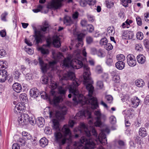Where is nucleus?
<instances>
[{
    "mask_svg": "<svg viewBox=\"0 0 149 149\" xmlns=\"http://www.w3.org/2000/svg\"><path fill=\"white\" fill-rule=\"evenodd\" d=\"M79 50H77L74 52L73 55L76 58L71 61L70 58H65L63 61V65L66 67H71L75 69H78L83 67L84 73L83 77L84 83L86 85V88L88 91V96L84 97L85 103L83 105V107H86L84 110L79 111L77 113L74 119H79L83 116L88 118H91V109H96L98 105L96 98L92 96L94 91V87L92 85L93 81L90 77V68L87 65H83V61L86 60L85 58H82L80 54Z\"/></svg>",
    "mask_w": 149,
    "mask_h": 149,
    "instance_id": "f257e3e1",
    "label": "nucleus"
},
{
    "mask_svg": "<svg viewBox=\"0 0 149 149\" xmlns=\"http://www.w3.org/2000/svg\"><path fill=\"white\" fill-rule=\"evenodd\" d=\"M78 131L81 133H84L87 136L86 137L82 136L80 140L81 143L85 145L84 147L86 148L85 149H94L95 147L96 143L90 137L92 135L95 138V141L97 144L96 147L97 149H104L101 145L97 146L100 144L103 145L107 144V140L104 133H109L110 130L108 128H106L103 129L100 134L98 137H97V134L94 127H91L90 130H89L84 123H81L80 127L76 128L74 130V132H77Z\"/></svg>",
    "mask_w": 149,
    "mask_h": 149,
    "instance_id": "f03ea898",
    "label": "nucleus"
},
{
    "mask_svg": "<svg viewBox=\"0 0 149 149\" xmlns=\"http://www.w3.org/2000/svg\"><path fill=\"white\" fill-rule=\"evenodd\" d=\"M63 79H70L72 80L73 84L70 85L69 86V94L68 96L69 98H70L72 96L73 100L76 103V104L78 103L77 98L81 97L82 95L79 93V91L77 87L80 84V82L78 79L75 78L74 73L69 71L65 74L63 76Z\"/></svg>",
    "mask_w": 149,
    "mask_h": 149,
    "instance_id": "7ed1b4c3",
    "label": "nucleus"
},
{
    "mask_svg": "<svg viewBox=\"0 0 149 149\" xmlns=\"http://www.w3.org/2000/svg\"><path fill=\"white\" fill-rule=\"evenodd\" d=\"M67 110V108L65 106L60 107L59 111H55L53 109L49 110V117L53 119V126L54 129H59V120H62L64 119V115L66 114Z\"/></svg>",
    "mask_w": 149,
    "mask_h": 149,
    "instance_id": "20e7f679",
    "label": "nucleus"
},
{
    "mask_svg": "<svg viewBox=\"0 0 149 149\" xmlns=\"http://www.w3.org/2000/svg\"><path fill=\"white\" fill-rule=\"evenodd\" d=\"M49 86L50 88L52 89L50 93V99H51V97H53V101L54 103H58L62 100V97L58 95L59 94L61 95H64L66 93V89L61 86L59 87L58 88L59 93H58L54 90L57 88V84L55 81H51Z\"/></svg>",
    "mask_w": 149,
    "mask_h": 149,
    "instance_id": "39448f33",
    "label": "nucleus"
},
{
    "mask_svg": "<svg viewBox=\"0 0 149 149\" xmlns=\"http://www.w3.org/2000/svg\"><path fill=\"white\" fill-rule=\"evenodd\" d=\"M38 60L40 69L42 72L44 73L46 72L47 70L50 68L51 70H52L54 65L56 63V61H54L50 62L49 63L47 64L44 63L42 59L40 57Z\"/></svg>",
    "mask_w": 149,
    "mask_h": 149,
    "instance_id": "423d86ee",
    "label": "nucleus"
},
{
    "mask_svg": "<svg viewBox=\"0 0 149 149\" xmlns=\"http://www.w3.org/2000/svg\"><path fill=\"white\" fill-rule=\"evenodd\" d=\"M94 114L95 116V119L96 120L94 123V125L96 127H100L102 124V121L106 119V116L104 114H102L100 110L95 111Z\"/></svg>",
    "mask_w": 149,
    "mask_h": 149,
    "instance_id": "0eeeda50",
    "label": "nucleus"
},
{
    "mask_svg": "<svg viewBox=\"0 0 149 149\" xmlns=\"http://www.w3.org/2000/svg\"><path fill=\"white\" fill-rule=\"evenodd\" d=\"M62 132L63 134L64 137L69 142H71L72 140V135L70 131L69 125H65L63 126L62 129Z\"/></svg>",
    "mask_w": 149,
    "mask_h": 149,
    "instance_id": "6e6552de",
    "label": "nucleus"
},
{
    "mask_svg": "<svg viewBox=\"0 0 149 149\" xmlns=\"http://www.w3.org/2000/svg\"><path fill=\"white\" fill-rule=\"evenodd\" d=\"M48 27V26H43L41 27L40 31H35V39L36 41V43L38 44L42 42V40L41 38L42 36V35L41 34V32L42 31H45Z\"/></svg>",
    "mask_w": 149,
    "mask_h": 149,
    "instance_id": "1a4fd4ad",
    "label": "nucleus"
},
{
    "mask_svg": "<svg viewBox=\"0 0 149 149\" xmlns=\"http://www.w3.org/2000/svg\"><path fill=\"white\" fill-rule=\"evenodd\" d=\"M47 45H44L42 47H38L37 48L38 51L41 52L43 55H47L49 53L48 47H49L51 44V41L49 39L47 40Z\"/></svg>",
    "mask_w": 149,
    "mask_h": 149,
    "instance_id": "9d476101",
    "label": "nucleus"
},
{
    "mask_svg": "<svg viewBox=\"0 0 149 149\" xmlns=\"http://www.w3.org/2000/svg\"><path fill=\"white\" fill-rule=\"evenodd\" d=\"M29 115L26 113L20 114L18 116V122L19 125H24L27 123Z\"/></svg>",
    "mask_w": 149,
    "mask_h": 149,
    "instance_id": "9b49d317",
    "label": "nucleus"
},
{
    "mask_svg": "<svg viewBox=\"0 0 149 149\" xmlns=\"http://www.w3.org/2000/svg\"><path fill=\"white\" fill-rule=\"evenodd\" d=\"M91 53L93 55H96L99 57L102 58L105 56V52L101 49H97L95 48H91Z\"/></svg>",
    "mask_w": 149,
    "mask_h": 149,
    "instance_id": "f8f14e48",
    "label": "nucleus"
},
{
    "mask_svg": "<svg viewBox=\"0 0 149 149\" xmlns=\"http://www.w3.org/2000/svg\"><path fill=\"white\" fill-rule=\"evenodd\" d=\"M54 136L55 141L61 144H64L67 140L65 137H63L62 134L59 132H56L54 134Z\"/></svg>",
    "mask_w": 149,
    "mask_h": 149,
    "instance_id": "ddd939ff",
    "label": "nucleus"
},
{
    "mask_svg": "<svg viewBox=\"0 0 149 149\" xmlns=\"http://www.w3.org/2000/svg\"><path fill=\"white\" fill-rule=\"evenodd\" d=\"M127 62L128 65L130 66H135L136 63V61L135 56L132 54H128L127 57Z\"/></svg>",
    "mask_w": 149,
    "mask_h": 149,
    "instance_id": "4468645a",
    "label": "nucleus"
},
{
    "mask_svg": "<svg viewBox=\"0 0 149 149\" xmlns=\"http://www.w3.org/2000/svg\"><path fill=\"white\" fill-rule=\"evenodd\" d=\"M25 106L24 103L19 102L15 106L14 110L15 113H17L20 112L21 110L25 109Z\"/></svg>",
    "mask_w": 149,
    "mask_h": 149,
    "instance_id": "2eb2a0df",
    "label": "nucleus"
},
{
    "mask_svg": "<svg viewBox=\"0 0 149 149\" xmlns=\"http://www.w3.org/2000/svg\"><path fill=\"white\" fill-rule=\"evenodd\" d=\"M5 69L0 70V82H4L6 79L7 72Z\"/></svg>",
    "mask_w": 149,
    "mask_h": 149,
    "instance_id": "dca6fc26",
    "label": "nucleus"
},
{
    "mask_svg": "<svg viewBox=\"0 0 149 149\" xmlns=\"http://www.w3.org/2000/svg\"><path fill=\"white\" fill-rule=\"evenodd\" d=\"M63 23L66 26H70L73 23V22L71 17L65 15L63 19Z\"/></svg>",
    "mask_w": 149,
    "mask_h": 149,
    "instance_id": "f3484780",
    "label": "nucleus"
},
{
    "mask_svg": "<svg viewBox=\"0 0 149 149\" xmlns=\"http://www.w3.org/2000/svg\"><path fill=\"white\" fill-rule=\"evenodd\" d=\"M29 92L30 96L34 98H37L39 95V90L36 88L31 89Z\"/></svg>",
    "mask_w": 149,
    "mask_h": 149,
    "instance_id": "a211bd4d",
    "label": "nucleus"
},
{
    "mask_svg": "<svg viewBox=\"0 0 149 149\" xmlns=\"http://www.w3.org/2000/svg\"><path fill=\"white\" fill-rule=\"evenodd\" d=\"M85 148L80 143L74 142L73 143L72 149H85ZM66 149H70V148H69V147H68L66 148Z\"/></svg>",
    "mask_w": 149,
    "mask_h": 149,
    "instance_id": "6ab92c4d",
    "label": "nucleus"
},
{
    "mask_svg": "<svg viewBox=\"0 0 149 149\" xmlns=\"http://www.w3.org/2000/svg\"><path fill=\"white\" fill-rule=\"evenodd\" d=\"M139 102L140 100L136 97H134L131 99V104L133 107H137L139 106Z\"/></svg>",
    "mask_w": 149,
    "mask_h": 149,
    "instance_id": "aec40b11",
    "label": "nucleus"
},
{
    "mask_svg": "<svg viewBox=\"0 0 149 149\" xmlns=\"http://www.w3.org/2000/svg\"><path fill=\"white\" fill-rule=\"evenodd\" d=\"M13 88L16 92L20 93L22 91V88L19 84L15 83L13 85Z\"/></svg>",
    "mask_w": 149,
    "mask_h": 149,
    "instance_id": "412c9836",
    "label": "nucleus"
},
{
    "mask_svg": "<svg viewBox=\"0 0 149 149\" xmlns=\"http://www.w3.org/2000/svg\"><path fill=\"white\" fill-rule=\"evenodd\" d=\"M36 123L40 127H42L44 126L45 123L44 119L42 117H39L38 118Z\"/></svg>",
    "mask_w": 149,
    "mask_h": 149,
    "instance_id": "4be33fe9",
    "label": "nucleus"
},
{
    "mask_svg": "<svg viewBox=\"0 0 149 149\" xmlns=\"http://www.w3.org/2000/svg\"><path fill=\"white\" fill-rule=\"evenodd\" d=\"M40 95L41 96V97L42 98L44 99H46L47 98H49V100L50 101H52V102L54 104H56L57 103H54L53 102V98L52 97H51V99H50V96H49V97H48V95L47 94L46 92H44L43 91H41V92L40 93Z\"/></svg>",
    "mask_w": 149,
    "mask_h": 149,
    "instance_id": "5701e85b",
    "label": "nucleus"
},
{
    "mask_svg": "<svg viewBox=\"0 0 149 149\" xmlns=\"http://www.w3.org/2000/svg\"><path fill=\"white\" fill-rule=\"evenodd\" d=\"M27 123L29 122L32 125H34L36 123L35 117L33 115H29L28 118Z\"/></svg>",
    "mask_w": 149,
    "mask_h": 149,
    "instance_id": "b1692460",
    "label": "nucleus"
},
{
    "mask_svg": "<svg viewBox=\"0 0 149 149\" xmlns=\"http://www.w3.org/2000/svg\"><path fill=\"white\" fill-rule=\"evenodd\" d=\"M137 60L139 63L142 64L145 62L146 58L143 55L139 54L137 56Z\"/></svg>",
    "mask_w": 149,
    "mask_h": 149,
    "instance_id": "393cba45",
    "label": "nucleus"
},
{
    "mask_svg": "<svg viewBox=\"0 0 149 149\" xmlns=\"http://www.w3.org/2000/svg\"><path fill=\"white\" fill-rule=\"evenodd\" d=\"M139 134L143 137L146 136L147 135V132L146 129L144 127L140 128L139 130Z\"/></svg>",
    "mask_w": 149,
    "mask_h": 149,
    "instance_id": "a878e982",
    "label": "nucleus"
},
{
    "mask_svg": "<svg viewBox=\"0 0 149 149\" xmlns=\"http://www.w3.org/2000/svg\"><path fill=\"white\" fill-rule=\"evenodd\" d=\"M125 63L123 61H118L116 64V67L118 69L121 70L124 68Z\"/></svg>",
    "mask_w": 149,
    "mask_h": 149,
    "instance_id": "bb28decb",
    "label": "nucleus"
},
{
    "mask_svg": "<svg viewBox=\"0 0 149 149\" xmlns=\"http://www.w3.org/2000/svg\"><path fill=\"white\" fill-rule=\"evenodd\" d=\"M53 44L55 47H59L61 45L60 39L58 37H57L54 39L53 42Z\"/></svg>",
    "mask_w": 149,
    "mask_h": 149,
    "instance_id": "cd10ccee",
    "label": "nucleus"
},
{
    "mask_svg": "<svg viewBox=\"0 0 149 149\" xmlns=\"http://www.w3.org/2000/svg\"><path fill=\"white\" fill-rule=\"evenodd\" d=\"M40 144L42 147H44L47 145L48 140L45 137L41 138L40 141Z\"/></svg>",
    "mask_w": 149,
    "mask_h": 149,
    "instance_id": "c85d7f7f",
    "label": "nucleus"
},
{
    "mask_svg": "<svg viewBox=\"0 0 149 149\" xmlns=\"http://www.w3.org/2000/svg\"><path fill=\"white\" fill-rule=\"evenodd\" d=\"M114 59L113 58V57L109 56L107 57L106 61V63L108 66H111L114 63Z\"/></svg>",
    "mask_w": 149,
    "mask_h": 149,
    "instance_id": "c756f323",
    "label": "nucleus"
},
{
    "mask_svg": "<svg viewBox=\"0 0 149 149\" xmlns=\"http://www.w3.org/2000/svg\"><path fill=\"white\" fill-rule=\"evenodd\" d=\"M8 65V63L4 60H0V70L1 69H5L6 68Z\"/></svg>",
    "mask_w": 149,
    "mask_h": 149,
    "instance_id": "7c9ffc66",
    "label": "nucleus"
},
{
    "mask_svg": "<svg viewBox=\"0 0 149 149\" xmlns=\"http://www.w3.org/2000/svg\"><path fill=\"white\" fill-rule=\"evenodd\" d=\"M135 84L136 85L139 87H142L145 85L144 81L141 79L137 80L136 81Z\"/></svg>",
    "mask_w": 149,
    "mask_h": 149,
    "instance_id": "2f4dec72",
    "label": "nucleus"
},
{
    "mask_svg": "<svg viewBox=\"0 0 149 149\" xmlns=\"http://www.w3.org/2000/svg\"><path fill=\"white\" fill-rule=\"evenodd\" d=\"M107 32L110 35L112 36L115 33V30L113 26L109 27L107 28Z\"/></svg>",
    "mask_w": 149,
    "mask_h": 149,
    "instance_id": "473e14b6",
    "label": "nucleus"
},
{
    "mask_svg": "<svg viewBox=\"0 0 149 149\" xmlns=\"http://www.w3.org/2000/svg\"><path fill=\"white\" fill-rule=\"evenodd\" d=\"M52 54L54 58L57 61H59V59L60 58L63 57L62 54L60 52L56 54V56H55V55L54 54V52H52Z\"/></svg>",
    "mask_w": 149,
    "mask_h": 149,
    "instance_id": "72a5a7b5",
    "label": "nucleus"
},
{
    "mask_svg": "<svg viewBox=\"0 0 149 149\" xmlns=\"http://www.w3.org/2000/svg\"><path fill=\"white\" fill-rule=\"evenodd\" d=\"M22 135L25 139H26L28 140H29L31 139V136L30 134L25 131L22 132Z\"/></svg>",
    "mask_w": 149,
    "mask_h": 149,
    "instance_id": "f704fd0d",
    "label": "nucleus"
},
{
    "mask_svg": "<svg viewBox=\"0 0 149 149\" xmlns=\"http://www.w3.org/2000/svg\"><path fill=\"white\" fill-rule=\"evenodd\" d=\"M8 15V13L5 11L2 13L1 16V19L3 21L6 22L7 21L6 17Z\"/></svg>",
    "mask_w": 149,
    "mask_h": 149,
    "instance_id": "c9c22d12",
    "label": "nucleus"
},
{
    "mask_svg": "<svg viewBox=\"0 0 149 149\" xmlns=\"http://www.w3.org/2000/svg\"><path fill=\"white\" fill-rule=\"evenodd\" d=\"M116 58L117 60L119 61H123L125 60V57L122 54H120L116 56Z\"/></svg>",
    "mask_w": 149,
    "mask_h": 149,
    "instance_id": "e433bc0d",
    "label": "nucleus"
},
{
    "mask_svg": "<svg viewBox=\"0 0 149 149\" xmlns=\"http://www.w3.org/2000/svg\"><path fill=\"white\" fill-rule=\"evenodd\" d=\"M109 122L111 124H114L116 122V118L114 116H111L109 118Z\"/></svg>",
    "mask_w": 149,
    "mask_h": 149,
    "instance_id": "4c0bfd02",
    "label": "nucleus"
},
{
    "mask_svg": "<svg viewBox=\"0 0 149 149\" xmlns=\"http://www.w3.org/2000/svg\"><path fill=\"white\" fill-rule=\"evenodd\" d=\"M106 3L107 7L109 8L112 7L114 4L112 0H107V1H106Z\"/></svg>",
    "mask_w": 149,
    "mask_h": 149,
    "instance_id": "58836bf2",
    "label": "nucleus"
},
{
    "mask_svg": "<svg viewBox=\"0 0 149 149\" xmlns=\"http://www.w3.org/2000/svg\"><path fill=\"white\" fill-rule=\"evenodd\" d=\"M45 133L48 135H50L52 134V130L48 127H46L44 129Z\"/></svg>",
    "mask_w": 149,
    "mask_h": 149,
    "instance_id": "ea45409f",
    "label": "nucleus"
},
{
    "mask_svg": "<svg viewBox=\"0 0 149 149\" xmlns=\"http://www.w3.org/2000/svg\"><path fill=\"white\" fill-rule=\"evenodd\" d=\"M41 81L42 83L46 84L48 81V78L46 76H44L41 78Z\"/></svg>",
    "mask_w": 149,
    "mask_h": 149,
    "instance_id": "a19ab883",
    "label": "nucleus"
},
{
    "mask_svg": "<svg viewBox=\"0 0 149 149\" xmlns=\"http://www.w3.org/2000/svg\"><path fill=\"white\" fill-rule=\"evenodd\" d=\"M107 39L106 38H102L100 40V43L101 45H104L105 46L107 43Z\"/></svg>",
    "mask_w": 149,
    "mask_h": 149,
    "instance_id": "79ce46f5",
    "label": "nucleus"
},
{
    "mask_svg": "<svg viewBox=\"0 0 149 149\" xmlns=\"http://www.w3.org/2000/svg\"><path fill=\"white\" fill-rule=\"evenodd\" d=\"M19 98L21 100L24 101L27 99L26 94L25 93L21 94L19 96Z\"/></svg>",
    "mask_w": 149,
    "mask_h": 149,
    "instance_id": "37998d69",
    "label": "nucleus"
},
{
    "mask_svg": "<svg viewBox=\"0 0 149 149\" xmlns=\"http://www.w3.org/2000/svg\"><path fill=\"white\" fill-rule=\"evenodd\" d=\"M104 47L107 50H110L112 49L113 48V46L110 43H107L105 46Z\"/></svg>",
    "mask_w": 149,
    "mask_h": 149,
    "instance_id": "c03bdc74",
    "label": "nucleus"
},
{
    "mask_svg": "<svg viewBox=\"0 0 149 149\" xmlns=\"http://www.w3.org/2000/svg\"><path fill=\"white\" fill-rule=\"evenodd\" d=\"M113 79L115 83H118L120 81L119 76L118 75H114L113 77Z\"/></svg>",
    "mask_w": 149,
    "mask_h": 149,
    "instance_id": "a18cd8bd",
    "label": "nucleus"
},
{
    "mask_svg": "<svg viewBox=\"0 0 149 149\" xmlns=\"http://www.w3.org/2000/svg\"><path fill=\"white\" fill-rule=\"evenodd\" d=\"M105 98L109 103H111L113 101V98L111 95H106L105 96Z\"/></svg>",
    "mask_w": 149,
    "mask_h": 149,
    "instance_id": "49530a36",
    "label": "nucleus"
},
{
    "mask_svg": "<svg viewBox=\"0 0 149 149\" xmlns=\"http://www.w3.org/2000/svg\"><path fill=\"white\" fill-rule=\"evenodd\" d=\"M79 3L80 5L83 7L86 6L88 4V2L86 0H80Z\"/></svg>",
    "mask_w": 149,
    "mask_h": 149,
    "instance_id": "de8ad7c7",
    "label": "nucleus"
},
{
    "mask_svg": "<svg viewBox=\"0 0 149 149\" xmlns=\"http://www.w3.org/2000/svg\"><path fill=\"white\" fill-rule=\"evenodd\" d=\"M136 37L138 39L141 40L143 37V33L140 32H138L136 34Z\"/></svg>",
    "mask_w": 149,
    "mask_h": 149,
    "instance_id": "09e8293b",
    "label": "nucleus"
},
{
    "mask_svg": "<svg viewBox=\"0 0 149 149\" xmlns=\"http://www.w3.org/2000/svg\"><path fill=\"white\" fill-rule=\"evenodd\" d=\"M87 29L90 33H91L94 30V28L93 25L91 24H88L87 25Z\"/></svg>",
    "mask_w": 149,
    "mask_h": 149,
    "instance_id": "8fccbe9b",
    "label": "nucleus"
},
{
    "mask_svg": "<svg viewBox=\"0 0 149 149\" xmlns=\"http://www.w3.org/2000/svg\"><path fill=\"white\" fill-rule=\"evenodd\" d=\"M93 41V38L90 36H88L86 37V41L87 44H90Z\"/></svg>",
    "mask_w": 149,
    "mask_h": 149,
    "instance_id": "3c124183",
    "label": "nucleus"
},
{
    "mask_svg": "<svg viewBox=\"0 0 149 149\" xmlns=\"http://www.w3.org/2000/svg\"><path fill=\"white\" fill-rule=\"evenodd\" d=\"M25 142V140L21 138H20L18 140V143L19 144H18L19 146V145L21 146L24 145Z\"/></svg>",
    "mask_w": 149,
    "mask_h": 149,
    "instance_id": "603ef678",
    "label": "nucleus"
},
{
    "mask_svg": "<svg viewBox=\"0 0 149 149\" xmlns=\"http://www.w3.org/2000/svg\"><path fill=\"white\" fill-rule=\"evenodd\" d=\"M143 44L146 48L149 49V41L147 39H145L143 40Z\"/></svg>",
    "mask_w": 149,
    "mask_h": 149,
    "instance_id": "864d4df0",
    "label": "nucleus"
},
{
    "mask_svg": "<svg viewBox=\"0 0 149 149\" xmlns=\"http://www.w3.org/2000/svg\"><path fill=\"white\" fill-rule=\"evenodd\" d=\"M97 86L99 89L102 88L103 86V82L101 81H97Z\"/></svg>",
    "mask_w": 149,
    "mask_h": 149,
    "instance_id": "5fc2aeb1",
    "label": "nucleus"
},
{
    "mask_svg": "<svg viewBox=\"0 0 149 149\" xmlns=\"http://www.w3.org/2000/svg\"><path fill=\"white\" fill-rule=\"evenodd\" d=\"M84 36V35L83 33H80L77 36L78 41L82 42L83 38Z\"/></svg>",
    "mask_w": 149,
    "mask_h": 149,
    "instance_id": "6e6d98bb",
    "label": "nucleus"
},
{
    "mask_svg": "<svg viewBox=\"0 0 149 149\" xmlns=\"http://www.w3.org/2000/svg\"><path fill=\"white\" fill-rule=\"evenodd\" d=\"M6 54V51L3 49L0 50V57H4Z\"/></svg>",
    "mask_w": 149,
    "mask_h": 149,
    "instance_id": "4d7b16f0",
    "label": "nucleus"
},
{
    "mask_svg": "<svg viewBox=\"0 0 149 149\" xmlns=\"http://www.w3.org/2000/svg\"><path fill=\"white\" fill-rule=\"evenodd\" d=\"M136 20L138 25L141 26L142 25V22L141 18L139 17H136Z\"/></svg>",
    "mask_w": 149,
    "mask_h": 149,
    "instance_id": "13d9d810",
    "label": "nucleus"
},
{
    "mask_svg": "<svg viewBox=\"0 0 149 149\" xmlns=\"http://www.w3.org/2000/svg\"><path fill=\"white\" fill-rule=\"evenodd\" d=\"M95 71L98 73H100L102 71V69L100 65H98L96 68Z\"/></svg>",
    "mask_w": 149,
    "mask_h": 149,
    "instance_id": "bf43d9fd",
    "label": "nucleus"
},
{
    "mask_svg": "<svg viewBox=\"0 0 149 149\" xmlns=\"http://www.w3.org/2000/svg\"><path fill=\"white\" fill-rule=\"evenodd\" d=\"M122 26L123 28H128L129 27L130 25L128 23V21H126L125 22L123 23Z\"/></svg>",
    "mask_w": 149,
    "mask_h": 149,
    "instance_id": "052dcab7",
    "label": "nucleus"
},
{
    "mask_svg": "<svg viewBox=\"0 0 149 149\" xmlns=\"http://www.w3.org/2000/svg\"><path fill=\"white\" fill-rule=\"evenodd\" d=\"M14 74L15 76V78L16 79H18L19 77L20 74L18 71L17 70L14 72Z\"/></svg>",
    "mask_w": 149,
    "mask_h": 149,
    "instance_id": "680f3d73",
    "label": "nucleus"
},
{
    "mask_svg": "<svg viewBox=\"0 0 149 149\" xmlns=\"http://www.w3.org/2000/svg\"><path fill=\"white\" fill-rule=\"evenodd\" d=\"M96 3L95 0H88V4L90 6L94 5Z\"/></svg>",
    "mask_w": 149,
    "mask_h": 149,
    "instance_id": "e2e57ef3",
    "label": "nucleus"
},
{
    "mask_svg": "<svg viewBox=\"0 0 149 149\" xmlns=\"http://www.w3.org/2000/svg\"><path fill=\"white\" fill-rule=\"evenodd\" d=\"M80 24L82 26H87V21L85 19H83L81 21Z\"/></svg>",
    "mask_w": 149,
    "mask_h": 149,
    "instance_id": "0e129e2a",
    "label": "nucleus"
},
{
    "mask_svg": "<svg viewBox=\"0 0 149 149\" xmlns=\"http://www.w3.org/2000/svg\"><path fill=\"white\" fill-rule=\"evenodd\" d=\"M25 50L29 54L32 55L33 53L34 52L33 50L30 48H26Z\"/></svg>",
    "mask_w": 149,
    "mask_h": 149,
    "instance_id": "69168bd1",
    "label": "nucleus"
},
{
    "mask_svg": "<svg viewBox=\"0 0 149 149\" xmlns=\"http://www.w3.org/2000/svg\"><path fill=\"white\" fill-rule=\"evenodd\" d=\"M12 149H20L19 146L17 143L14 144L12 146Z\"/></svg>",
    "mask_w": 149,
    "mask_h": 149,
    "instance_id": "338daca9",
    "label": "nucleus"
},
{
    "mask_svg": "<svg viewBox=\"0 0 149 149\" xmlns=\"http://www.w3.org/2000/svg\"><path fill=\"white\" fill-rule=\"evenodd\" d=\"M79 14L77 12H76L72 14V18L74 19L77 18Z\"/></svg>",
    "mask_w": 149,
    "mask_h": 149,
    "instance_id": "774afa93",
    "label": "nucleus"
}]
</instances>
